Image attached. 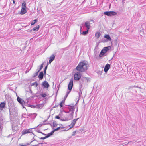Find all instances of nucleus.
<instances>
[{"label":"nucleus","mask_w":146,"mask_h":146,"mask_svg":"<svg viewBox=\"0 0 146 146\" xmlns=\"http://www.w3.org/2000/svg\"><path fill=\"white\" fill-rule=\"evenodd\" d=\"M40 96L42 97H45L46 96V95L45 93H43L40 94Z\"/></svg>","instance_id":"35"},{"label":"nucleus","mask_w":146,"mask_h":146,"mask_svg":"<svg viewBox=\"0 0 146 146\" xmlns=\"http://www.w3.org/2000/svg\"><path fill=\"white\" fill-rule=\"evenodd\" d=\"M44 74H46V71L45 72V71H44Z\"/></svg>","instance_id":"62"},{"label":"nucleus","mask_w":146,"mask_h":146,"mask_svg":"<svg viewBox=\"0 0 146 146\" xmlns=\"http://www.w3.org/2000/svg\"><path fill=\"white\" fill-rule=\"evenodd\" d=\"M63 111L65 113H68L70 112L68 111H65V110H63Z\"/></svg>","instance_id":"49"},{"label":"nucleus","mask_w":146,"mask_h":146,"mask_svg":"<svg viewBox=\"0 0 146 146\" xmlns=\"http://www.w3.org/2000/svg\"><path fill=\"white\" fill-rule=\"evenodd\" d=\"M42 85L44 88H46L49 86V85L47 82L44 81L42 83Z\"/></svg>","instance_id":"9"},{"label":"nucleus","mask_w":146,"mask_h":146,"mask_svg":"<svg viewBox=\"0 0 146 146\" xmlns=\"http://www.w3.org/2000/svg\"><path fill=\"white\" fill-rule=\"evenodd\" d=\"M9 113H10V115H12L13 114L12 113H11L12 112L11 111V108H9Z\"/></svg>","instance_id":"44"},{"label":"nucleus","mask_w":146,"mask_h":146,"mask_svg":"<svg viewBox=\"0 0 146 146\" xmlns=\"http://www.w3.org/2000/svg\"><path fill=\"white\" fill-rule=\"evenodd\" d=\"M37 132L40 133V132H41V131L39 130H38V131H37Z\"/></svg>","instance_id":"58"},{"label":"nucleus","mask_w":146,"mask_h":146,"mask_svg":"<svg viewBox=\"0 0 146 146\" xmlns=\"http://www.w3.org/2000/svg\"><path fill=\"white\" fill-rule=\"evenodd\" d=\"M106 55V54H105L103 52L101 51L99 54V57H103Z\"/></svg>","instance_id":"19"},{"label":"nucleus","mask_w":146,"mask_h":146,"mask_svg":"<svg viewBox=\"0 0 146 146\" xmlns=\"http://www.w3.org/2000/svg\"><path fill=\"white\" fill-rule=\"evenodd\" d=\"M76 131H74L73 133H72V136H74L76 135Z\"/></svg>","instance_id":"42"},{"label":"nucleus","mask_w":146,"mask_h":146,"mask_svg":"<svg viewBox=\"0 0 146 146\" xmlns=\"http://www.w3.org/2000/svg\"><path fill=\"white\" fill-rule=\"evenodd\" d=\"M88 64L86 60H83L80 62L76 67V69L79 72H84L88 69Z\"/></svg>","instance_id":"1"},{"label":"nucleus","mask_w":146,"mask_h":146,"mask_svg":"<svg viewBox=\"0 0 146 146\" xmlns=\"http://www.w3.org/2000/svg\"><path fill=\"white\" fill-rule=\"evenodd\" d=\"M125 1V0H122V2L123 3H124V1Z\"/></svg>","instance_id":"64"},{"label":"nucleus","mask_w":146,"mask_h":146,"mask_svg":"<svg viewBox=\"0 0 146 146\" xmlns=\"http://www.w3.org/2000/svg\"><path fill=\"white\" fill-rule=\"evenodd\" d=\"M79 119V118H78L77 119H75L73 120L72 121V123L73 124V126H74L76 121H77Z\"/></svg>","instance_id":"29"},{"label":"nucleus","mask_w":146,"mask_h":146,"mask_svg":"<svg viewBox=\"0 0 146 146\" xmlns=\"http://www.w3.org/2000/svg\"><path fill=\"white\" fill-rule=\"evenodd\" d=\"M82 88L79 87V92L78 94L79 95V97H80L81 96L82 93V90L81 89Z\"/></svg>","instance_id":"24"},{"label":"nucleus","mask_w":146,"mask_h":146,"mask_svg":"<svg viewBox=\"0 0 146 146\" xmlns=\"http://www.w3.org/2000/svg\"><path fill=\"white\" fill-rule=\"evenodd\" d=\"M40 133H41L42 134H43V135H46V134L42 133V132H40Z\"/></svg>","instance_id":"54"},{"label":"nucleus","mask_w":146,"mask_h":146,"mask_svg":"<svg viewBox=\"0 0 146 146\" xmlns=\"http://www.w3.org/2000/svg\"><path fill=\"white\" fill-rule=\"evenodd\" d=\"M89 78L86 77H82L79 81V87L82 88L83 86V84L85 82H88Z\"/></svg>","instance_id":"2"},{"label":"nucleus","mask_w":146,"mask_h":146,"mask_svg":"<svg viewBox=\"0 0 146 146\" xmlns=\"http://www.w3.org/2000/svg\"><path fill=\"white\" fill-rule=\"evenodd\" d=\"M110 49L111 47L110 46L106 47H104L101 51L103 52H104L106 54L107 52Z\"/></svg>","instance_id":"10"},{"label":"nucleus","mask_w":146,"mask_h":146,"mask_svg":"<svg viewBox=\"0 0 146 146\" xmlns=\"http://www.w3.org/2000/svg\"><path fill=\"white\" fill-rule=\"evenodd\" d=\"M58 105H55V106H54V107H53V108H55L56 107H58Z\"/></svg>","instance_id":"56"},{"label":"nucleus","mask_w":146,"mask_h":146,"mask_svg":"<svg viewBox=\"0 0 146 146\" xmlns=\"http://www.w3.org/2000/svg\"><path fill=\"white\" fill-rule=\"evenodd\" d=\"M13 2L14 4L15 3V1L14 0H13Z\"/></svg>","instance_id":"61"},{"label":"nucleus","mask_w":146,"mask_h":146,"mask_svg":"<svg viewBox=\"0 0 146 146\" xmlns=\"http://www.w3.org/2000/svg\"><path fill=\"white\" fill-rule=\"evenodd\" d=\"M110 68V65L109 64H107L104 67V71L105 73H106L108 70Z\"/></svg>","instance_id":"12"},{"label":"nucleus","mask_w":146,"mask_h":146,"mask_svg":"<svg viewBox=\"0 0 146 146\" xmlns=\"http://www.w3.org/2000/svg\"><path fill=\"white\" fill-rule=\"evenodd\" d=\"M45 124V123L40 124L39 125H38L37 127H41V126H42L43 125H45V124Z\"/></svg>","instance_id":"39"},{"label":"nucleus","mask_w":146,"mask_h":146,"mask_svg":"<svg viewBox=\"0 0 146 146\" xmlns=\"http://www.w3.org/2000/svg\"><path fill=\"white\" fill-rule=\"evenodd\" d=\"M43 144V143H38L37 145H33V146H39L40 145V144Z\"/></svg>","instance_id":"45"},{"label":"nucleus","mask_w":146,"mask_h":146,"mask_svg":"<svg viewBox=\"0 0 146 146\" xmlns=\"http://www.w3.org/2000/svg\"><path fill=\"white\" fill-rule=\"evenodd\" d=\"M114 56V55L113 56V57L112 58H111V59L109 60L110 62L112 60V59H113V58Z\"/></svg>","instance_id":"57"},{"label":"nucleus","mask_w":146,"mask_h":146,"mask_svg":"<svg viewBox=\"0 0 146 146\" xmlns=\"http://www.w3.org/2000/svg\"><path fill=\"white\" fill-rule=\"evenodd\" d=\"M38 84L36 82H35L34 83H33L32 84V85L33 86L35 85V87H36L38 86Z\"/></svg>","instance_id":"33"},{"label":"nucleus","mask_w":146,"mask_h":146,"mask_svg":"<svg viewBox=\"0 0 146 146\" xmlns=\"http://www.w3.org/2000/svg\"><path fill=\"white\" fill-rule=\"evenodd\" d=\"M57 115L55 117V118L56 119H60V117L59 116V115Z\"/></svg>","instance_id":"41"},{"label":"nucleus","mask_w":146,"mask_h":146,"mask_svg":"<svg viewBox=\"0 0 146 146\" xmlns=\"http://www.w3.org/2000/svg\"><path fill=\"white\" fill-rule=\"evenodd\" d=\"M99 44L98 43H96V47H98L99 45Z\"/></svg>","instance_id":"53"},{"label":"nucleus","mask_w":146,"mask_h":146,"mask_svg":"<svg viewBox=\"0 0 146 146\" xmlns=\"http://www.w3.org/2000/svg\"><path fill=\"white\" fill-rule=\"evenodd\" d=\"M48 124L50 125L52 127V129L54 128V127H56L58 125L57 124L56 122L54 121H53V125H52L50 123H48Z\"/></svg>","instance_id":"15"},{"label":"nucleus","mask_w":146,"mask_h":146,"mask_svg":"<svg viewBox=\"0 0 146 146\" xmlns=\"http://www.w3.org/2000/svg\"><path fill=\"white\" fill-rule=\"evenodd\" d=\"M135 87V86H130L129 88V89H130V88H134Z\"/></svg>","instance_id":"55"},{"label":"nucleus","mask_w":146,"mask_h":146,"mask_svg":"<svg viewBox=\"0 0 146 146\" xmlns=\"http://www.w3.org/2000/svg\"><path fill=\"white\" fill-rule=\"evenodd\" d=\"M53 132L52 131L50 133H48L47 135L46 136L47 138H48L49 137H50L53 134Z\"/></svg>","instance_id":"28"},{"label":"nucleus","mask_w":146,"mask_h":146,"mask_svg":"<svg viewBox=\"0 0 146 146\" xmlns=\"http://www.w3.org/2000/svg\"><path fill=\"white\" fill-rule=\"evenodd\" d=\"M5 103L4 102H2L0 104V107L3 110V109L5 106Z\"/></svg>","instance_id":"21"},{"label":"nucleus","mask_w":146,"mask_h":146,"mask_svg":"<svg viewBox=\"0 0 146 146\" xmlns=\"http://www.w3.org/2000/svg\"><path fill=\"white\" fill-rule=\"evenodd\" d=\"M43 106L44 104H38L36 105V108L41 109L42 107H43Z\"/></svg>","instance_id":"20"},{"label":"nucleus","mask_w":146,"mask_h":146,"mask_svg":"<svg viewBox=\"0 0 146 146\" xmlns=\"http://www.w3.org/2000/svg\"><path fill=\"white\" fill-rule=\"evenodd\" d=\"M73 86V79L71 78L70 81L68 86V89L69 90L71 91Z\"/></svg>","instance_id":"6"},{"label":"nucleus","mask_w":146,"mask_h":146,"mask_svg":"<svg viewBox=\"0 0 146 146\" xmlns=\"http://www.w3.org/2000/svg\"><path fill=\"white\" fill-rule=\"evenodd\" d=\"M65 101V100L64 99L60 102L59 105L60 107L61 108H62L63 107V104H64Z\"/></svg>","instance_id":"23"},{"label":"nucleus","mask_w":146,"mask_h":146,"mask_svg":"<svg viewBox=\"0 0 146 146\" xmlns=\"http://www.w3.org/2000/svg\"><path fill=\"white\" fill-rule=\"evenodd\" d=\"M26 3L25 2H23L22 5V8H24L26 9Z\"/></svg>","instance_id":"31"},{"label":"nucleus","mask_w":146,"mask_h":146,"mask_svg":"<svg viewBox=\"0 0 146 146\" xmlns=\"http://www.w3.org/2000/svg\"><path fill=\"white\" fill-rule=\"evenodd\" d=\"M26 12V9H25L24 8H22L20 12V14L23 15L25 14Z\"/></svg>","instance_id":"17"},{"label":"nucleus","mask_w":146,"mask_h":146,"mask_svg":"<svg viewBox=\"0 0 146 146\" xmlns=\"http://www.w3.org/2000/svg\"><path fill=\"white\" fill-rule=\"evenodd\" d=\"M74 126H73V124L72 123H71V124L69 125V126L70 127V128L68 129L67 130H69L70 129L72 128ZM67 131V130H63V131Z\"/></svg>","instance_id":"32"},{"label":"nucleus","mask_w":146,"mask_h":146,"mask_svg":"<svg viewBox=\"0 0 146 146\" xmlns=\"http://www.w3.org/2000/svg\"><path fill=\"white\" fill-rule=\"evenodd\" d=\"M46 138H47V137H46V136L44 137H41L40 138V139H42V140Z\"/></svg>","instance_id":"46"},{"label":"nucleus","mask_w":146,"mask_h":146,"mask_svg":"<svg viewBox=\"0 0 146 146\" xmlns=\"http://www.w3.org/2000/svg\"><path fill=\"white\" fill-rule=\"evenodd\" d=\"M39 25H37L36 26V27H35L33 28V31H38L39 28Z\"/></svg>","instance_id":"27"},{"label":"nucleus","mask_w":146,"mask_h":146,"mask_svg":"<svg viewBox=\"0 0 146 146\" xmlns=\"http://www.w3.org/2000/svg\"><path fill=\"white\" fill-rule=\"evenodd\" d=\"M64 127H57V128L55 129H54L53 131H53V132L54 133V132L59 130L60 128L64 129Z\"/></svg>","instance_id":"25"},{"label":"nucleus","mask_w":146,"mask_h":146,"mask_svg":"<svg viewBox=\"0 0 146 146\" xmlns=\"http://www.w3.org/2000/svg\"><path fill=\"white\" fill-rule=\"evenodd\" d=\"M38 72H39L37 71L36 73H34V74L33 77H35L37 76L38 75Z\"/></svg>","instance_id":"36"},{"label":"nucleus","mask_w":146,"mask_h":146,"mask_svg":"<svg viewBox=\"0 0 146 146\" xmlns=\"http://www.w3.org/2000/svg\"><path fill=\"white\" fill-rule=\"evenodd\" d=\"M97 50H94V54L95 55H96L97 53Z\"/></svg>","instance_id":"40"},{"label":"nucleus","mask_w":146,"mask_h":146,"mask_svg":"<svg viewBox=\"0 0 146 146\" xmlns=\"http://www.w3.org/2000/svg\"><path fill=\"white\" fill-rule=\"evenodd\" d=\"M37 114L36 113H33L29 114V115H27L29 116L31 118V119H34L37 116Z\"/></svg>","instance_id":"13"},{"label":"nucleus","mask_w":146,"mask_h":146,"mask_svg":"<svg viewBox=\"0 0 146 146\" xmlns=\"http://www.w3.org/2000/svg\"><path fill=\"white\" fill-rule=\"evenodd\" d=\"M60 120L62 121H66L68 120L66 119L65 120L64 119H61V118H60Z\"/></svg>","instance_id":"47"},{"label":"nucleus","mask_w":146,"mask_h":146,"mask_svg":"<svg viewBox=\"0 0 146 146\" xmlns=\"http://www.w3.org/2000/svg\"><path fill=\"white\" fill-rule=\"evenodd\" d=\"M100 35V32H96L95 35V36L96 38H99Z\"/></svg>","instance_id":"26"},{"label":"nucleus","mask_w":146,"mask_h":146,"mask_svg":"<svg viewBox=\"0 0 146 146\" xmlns=\"http://www.w3.org/2000/svg\"><path fill=\"white\" fill-rule=\"evenodd\" d=\"M81 29H82V27H81L80 28L81 34H82L83 35H85L88 33L89 30L87 29V30H86V31H81Z\"/></svg>","instance_id":"18"},{"label":"nucleus","mask_w":146,"mask_h":146,"mask_svg":"<svg viewBox=\"0 0 146 146\" xmlns=\"http://www.w3.org/2000/svg\"><path fill=\"white\" fill-rule=\"evenodd\" d=\"M47 119H46V120H44V121H43V122H46L47 121Z\"/></svg>","instance_id":"59"},{"label":"nucleus","mask_w":146,"mask_h":146,"mask_svg":"<svg viewBox=\"0 0 146 146\" xmlns=\"http://www.w3.org/2000/svg\"><path fill=\"white\" fill-rule=\"evenodd\" d=\"M29 106L32 108H36V105H30Z\"/></svg>","instance_id":"38"},{"label":"nucleus","mask_w":146,"mask_h":146,"mask_svg":"<svg viewBox=\"0 0 146 146\" xmlns=\"http://www.w3.org/2000/svg\"><path fill=\"white\" fill-rule=\"evenodd\" d=\"M117 13L113 11H106L104 13V14L108 16H114L117 14Z\"/></svg>","instance_id":"5"},{"label":"nucleus","mask_w":146,"mask_h":146,"mask_svg":"<svg viewBox=\"0 0 146 146\" xmlns=\"http://www.w3.org/2000/svg\"><path fill=\"white\" fill-rule=\"evenodd\" d=\"M71 91L69 90V91H67V92L66 93V94H69V93H70Z\"/></svg>","instance_id":"51"},{"label":"nucleus","mask_w":146,"mask_h":146,"mask_svg":"<svg viewBox=\"0 0 146 146\" xmlns=\"http://www.w3.org/2000/svg\"><path fill=\"white\" fill-rule=\"evenodd\" d=\"M68 94H66L65 97H64V100H65V99L66 98H67V97L68 96Z\"/></svg>","instance_id":"50"},{"label":"nucleus","mask_w":146,"mask_h":146,"mask_svg":"<svg viewBox=\"0 0 146 146\" xmlns=\"http://www.w3.org/2000/svg\"><path fill=\"white\" fill-rule=\"evenodd\" d=\"M27 144L26 145H21V146H26L27 145Z\"/></svg>","instance_id":"60"},{"label":"nucleus","mask_w":146,"mask_h":146,"mask_svg":"<svg viewBox=\"0 0 146 146\" xmlns=\"http://www.w3.org/2000/svg\"><path fill=\"white\" fill-rule=\"evenodd\" d=\"M99 49V48L98 47H96L95 49L94 50H98Z\"/></svg>","instance_id":"52"},{"label":"nucleus","mask_w":146,"mask_h":146,"mask_svg":"<svg viewBox=\"0 0 146 146\" xmlns=\"http://www.w3.org/2000/svg\"><path fill=\"white\" fill-rule=\"evenodd\" d=\"M104 37L106 38L109 41H110L111 40V37L108 35H105Z\"/></svg>","instance_id":"22"},{"label":"nucleus","mask_w":146,"mask_h":146,"mask_svg":"<svg viewBox=\"0 0 146 146\" xmlns=\"http://www.w3.org/2000/svg\"><path fill=\"white\" fill-rule=\"evenodd\" d=\"M68 107H67V108L69 110V111L71 112V113L70 114V117H73L75 108H74L73 104L72 105V106L70 105H68Z\"/></svg>","instance_id":"3"},{"label":"nucleus","mask_w":146,"mask_h":146,"mask_svg":"<svg viewBox=\"0 0 146 146\" xmlns=\"http://www.w3.org/2000/svg\"><path fill=\"white\" fill-rule=\"evenodd\" d=\"M44 73L42 71L39 73L38 76V78L40 80H42L43 78Z\"/></svg>","instance_id":"16"},{"label":"nucleus","mask_w":146,"mask_h":146,"mask_svg":"<svg viewBox=\"0 0 146 146\" xmlns=\"http://www.w3.org/2000/svg\"><path fill=\"white\" fill-rule=\"evenodd\" d=\"M140 14H139V13H136L135 15V16H138V19H139V18L140 17Z\"/></svg>","instance_id":"37"},{"label":"nucleus","mask_w":146,"mask_h":146,"mask_svg":"<svg viewBox=\"0 0 146 146\" xmlns=\"http://www.w3.org/2000/svg\"><path fill=\"white\" fill-rule=\"evenodd\" d=\"M17 100L18 102L22 106L23 108H25L23 105V104L25 103L24 100L19 97H17Z\"/></svg>","instance_id":"8"},{"label":"nucleus","mask_w":146,"mask_h":146,"mask_svg":"<svg viewBox=\"0 0 146 146\" xmlns=\"http://www.w3.org/2000/svg\"><path fill=\"white\" fill-rule=\"evenodd\" d=\"M32 140L31 141V142L30 143H27V145H29L33 141H36V140H35L34 139V137L33 138V139H32Z\"/></svg>","instance_id":"43"},{"label":"nucleus","mask_w":146,"mask_h":146,"mask_svg":"<svg viewBox=\"0 0 146 146\" xmlns=\"http://www.w3.org/2000/svg\"><path fill=\"white\" fill-rule=\"evenodd\" d=\"M44 64V63H42L41 65L40 68L39 70L38 71V72H39L40 70L42 68L43 66V65Z\"/></svg>","instance_id":"34"},{"label":"nucleus","mask_w":146,"mask_h":146,"mask_svg":"<svg viewBox=\"0 0 146 146\" xmlns=\"http://www.w3.org/2000/svg\"><path fill=\"white\" fill-rule=\"evenodd\" d=\"M81 74L80 72H78L75 73L74 75V79L75 80H79L81 78Z\"/></svg>","instance_id":"4"},{"label":"nucleus","mask_w":146,"mask_h":146,"mask_svg":"<svg viewBox=\"0 0 146 146\" xmlns=\"http://www.w3.org/2000/svg\"><path fill=\"white\" fill-rule=\"evenodd\" d=\"M47 67H48V65H47V66H45V68H44V71H45V72L46 71V70L47 69Z\"/></svg>","instance_id":"48"},{"label":"nucleus","mask_w":146,"mask_h":146,"mask_svg":"<svg viewBox=\"0 0 146 146\" xmlns=\"http://www.w3.org/2000/svg\"><path fill=\"white\" fill-rule=\"evenodd\" d=\"M38 20L37 19H35L32 21L31 23V25H33L35 24L37 22Z\"/></svg>","instance_id":"30"},{"label":"nucleus","mask_w":146,"mask_h":146,"mask_svg":"<svg viewBox=\"0 0 146 146\" xmlns=\"http://www.w3.org/2000/svg\"><path fill=\"white\" fill-rule=\"evenodd\" d=\"M90 21H93V22L94 23V20H93L91 19V20H90Z\"/></svg>","instance_id":"63"},{"label":"nucleus","mask_w":146,"mask_h":146,"mask_svg":"<svg viewBox=\"0 0 146 146\" xmlns=\"http://www.w3.org/2000/svg\"><path fill=\"white\" fill-rule=\"evenodd\" d=\"M30 133H31L32 134L34 135L33 133L32 132V130L31 129H24L22 131V135H24L26 134Z\"/></svg>","instance_id":"7"},{"label":"nucleus","mask_w":146,"mask_h":146,"mask_svg":"<svg viewBox=\"0 0 146 146\" xmlns=\"http://www.w3.org/2000/svg\"><path fill=\"white\" fill-rule=\"evenodd\" d=\"M55 56L54 54H52L50 57L49 58V64H50L55 59Z\"/></svg>","instance_id":"14"},{"label":"nucleus","mask_w":146,"mask_h":146,"mask_svg":"<svg viewBox=\"0 0 146 146\" xmlns=\"http://www.w3.org/2000/svg\"><path fill=\"white\" fill-rule=\"evenodd\" d=\"M84 26L87 28V30L89 29L90 28V23L89 21H86L85 22L84 24Z\"/></svg>","instance_id":"11"}]
</instances>
